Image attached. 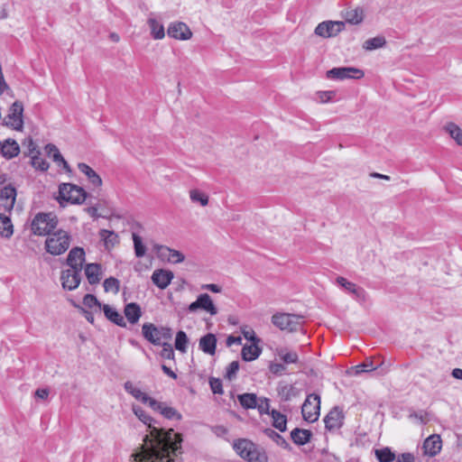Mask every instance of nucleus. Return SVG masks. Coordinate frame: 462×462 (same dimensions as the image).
Listing matches in <instances>:
<instances>
[{"label": "nucleus", "instance_id": "bf43d9fd", "mask_svg": "<svg viewBox=\"0 0 462 462\" xmlns=\"http://www.w3.org/2000/svg\"><path fill=\"white\" fill-rule=\"evenodd\" d=\"M269 370L274 374L281 375L285 372L286 366L284 364L272 363L269 365Z\"/></svg>", "mask_w": 462, "mask_h": 462}, {"label": "nucleus", "instance_id": "473e14b6", "mask_svg": "<svg viewBox=\"0 0 462 462\" xmlns=\"http://www.w3.org/2000/svg\"><path fill=\"white\" fill-rule=\"evenodd\" d=\"M279 397L284 401H290L292 397L298 395V390L291 384H279L277 387Z\"/></svg>", "mask_w": 462, "mask_h": 462}, {"label": "nucleus", "instance_id": "09e8293b", "mask_svg": "<svg viewBox=\"0 0 462 462\" xmlns=\"http://www.w3.org/2000/svg\"><path fill=\"white\" fill-rule=\"evenodd\" d=\"M133 241L135 255L137 257H143L145 254L146 248L143 244L142 237L137 234L133 233Z\"/></svg>", "mask_w": 462, "mask_h": 462}, {"label": "nucleus", "instance_id": "0e129e2a", "mask_svg": "<svg viewBox=\"0 0 462 462\" xmlns=\"http://www.w3.org/2000/svg\"><path fill=\"white\" fill-rule=\"evenodd\" d=\"M201 288L203 290L210 291L214 293H219L222 291L221 287L215 283L203 284Z\"/></svg>", "mask_w": 462, "mask_h": 462}, {"label": "nucleus", "instance_id": "5701e85b", "mask_svg": "<svg viewBox=\"0 0 462 462\" xmlns=\"http://www.w3.org/2000/svg\"><path fill=\"white\" fill-rule=\"evenodd\" d=\"M254 444L255 443L247 439H239L234 441L233 448L240 457L245 459L248 457V454L254 448Z\"/></svg>", "mask_w": 462, "mask_h": 462}, {"label": "nucleus", "instance_id": "2eb2a0df", "mask_svg": "<svg viewBox=\"0 0 462 462\" xmlns=\"http://www.w3.org/2000/svg\"><path fill=\"white\" fill-rule=\"evenodd\" d=\"M343 420L344 413L339 407L336 406L326 415L325 427L328 430H337L343 425Z\"/></svg>", "mask_w": 462, "mask_h": 462}, {"label": "nucleus", "instance_id": "864d4df0", "mask_svg": "<svg viewBox=\"0 0 462 462\" xmlns=\"http://www.w3.org/2000/svg\"><path fill=\"white\" fill-rule=\"evenodd\" d=\"M32 164L35 169L46 171L49 168V163L40 157L38 154L32 155Z\"/></svg>", "mask_w": 462, "mask_h": 462}, {"label": "nucleus", "instance_id": "de8ad7c7", "mask_svg": "<svg viewBox=\"0 0 462 462\" xmlns=\"http://www.w3.org/2000/svg\"><path fill=\"white\" fill-rule=\"evenodd\" d=\"M189 338L187 334L182 330L178 331L175 338V348L181 353H186Z\"/></svg>", "mask_w": 462, "mask_h": 462}, {"label": "nucleus", "instance_id": "4d7b16f0", "mask_svg": "<svg viewBox=\"0 0 462 462\" xmlns=\"http://www.w3.org/2000/svg\"><path fill=\"white\" fill-rule=\"evenodd\" d=\"M346 21L352 24H357L362 21V15L357 10H351L346 13Z\"/></svg>", "mask_w": 462, "mask_h": 462}, {"label": "nucleus", "instance_id": "7ed1b4c3", "mask_svg": "<svg viewBox=\"0 0 462 462\" xmlns=\"http://www.w3.org/2000/svg\"><path fill=\"white\" fill-rule=\"evenodd\" d=\"M70 242V235L63 229H59L46 238L45 250L51 255H60L69 249Z\"/></svg>", "mask_w": 462, "mask_h": 462}, {"label": "nucleus", "instance_id": "4468645a", "mask_svg": "<svg viewBox=\"0 0 462 462\" xmlns=\"http://www.w3.org/2000/svg\"><path fill=\"white\" fill-rule=\"evenodd\" d=\"M16 195V189L11 183L0 188V200L5 210L11 211L13 209Z\"/></svg>", "mask_w": 462, "mask_h": 462}, {"label": "nucleus", "instance_id": "338daca9", "mask_svg": "<svg viewBox=\"0 0 462 462\" xmlns=\"http://www.w3.org/2000/svg\"><path fill=\"white\" fill-rule=\"evenodd\" d=\"M234 344L241 345L242 344V338L240 337L229 336L226 338V345L228 346H230L234 345Z\"/></svg>", "mask_w": 462, "mask_h": 462}, {"label": "nucleus", "instance_id": "20e7f679", "mask_svg": "<svg viewBox=\"0 0 462 462\" xmlns=\"http://www.w3.org/2000/svg\"><path fill=\"white\" fill-rule=\"evenodd\" d=\"M142 335L149 343L159 346L163 340L169 341L172 337V330L168 327H157L152 323H144L142 326Z\"/></svg>", "mask_w": 462, "mask_h": 462}, {"label": "nucleus", "instance_id": "412c9836", "mask_svg": "<svg viewBox=\"0 0 462 462\" xmlns=\"http://www.w3.org/2000/svg\"><path fill=\"white\" fill-rule=\"evenodd\" d=\"M124 314H125V317L126 318L127 321L130 324L134 325L139 321V319L142 316V310H141V307L137 303L131 302V303H127L125 306Z\"/></svg>", "mask_w": 462, "mask_h": 462}, {"label": "nucleus", "instance_id": "6e6d98bb", "mask_svg": "<svg viewBox=\"0 0 462 462\" xmlns=\"http://www.w3.org/2000/svg\"><path fill=\"white\" fill-rule=\"evenodd\" d=\"M209 385L213 393L223 394V384L220 379L215 377L209 378Z\"/></svg>", "mask_w": 462, "mask_h": 462}, {"label": "nucleus", "instance_id": "393cba45", "mask_svg": "<svg viewBox=\"0 0 462 462\" xmlns=\"http://www.w3.org/2000/svg\"><path fill=\"white\" fill-rule=\"evenodd\" d=\"M103 310L106 318L110 320L111 322L115 323L116 325L125 328L126 322L124 319V317L114 308L111 306L105 304L103 306Z\"/></svg>", "mask_w": 462, "mask_h": 462}, {"label": "nucleus", "instance_id": "aec40b11", "mask_svg": "<svg viewBox=\"0 0 462 462\" xmlns=\"http://www.w3.org/2000/svg\"><path fill=\"white\" fill-rule=\"evenodd\" d=\"M442 441L439 435H431L423 443L424 454L430 457L436 456L441 449Z\"/></svg>", "mask_w": 462, "mask_h": 462}, {"label": "nucleus", "instance_id": "cd10ccee", "mask_svg": "<svg viewBox=\"0 0 462 462\" xmlns=\"http://www.w3.org/2000/svg\"><path fill=\"white\" fill-rule=\"evenodd\" d=\"M312 436V433L309 430H303L296 428L291 432V438L292 441L299 446L307 444Z\"/></svg>", "mask_w": 462, "mask_h": 462}, {"label": "nucleus", "instance_id": "052dcab7", "mask_svg": "<svg viewBox=\"0 0 462 462\" xmlns=\"http://www.w3.org/2000/svg\"><path fill=\"white\" fill-rule=\"evenodd\" d=\"M242 333H243L244 337L247 340L253 342V344L260 342V339L255 336V333L253 329H247V330L244 329V330H242Z\"/></svg>", "mask_w": 462, "mask_h": 462}, {"label": "nucleus", "instance_id": "680f3d73", "mask_svg": "<svg viewBox=\"0 0 462 462\" xmlns=\"http://www.w3.org/2000/svg\"><path fill=\"white\" fill-rule=\"evenodd\" d=\"M415 461V457L413 454L411 453H402L401 455H399L396 459H395V462H414Z\"/></svg>", "mask_w": 462, "mask_h": 462}, {"label": "nucleus", "instance_id": "4be33fe9", "mask_svg": "<svg viewBox=\"0 0 462 462\" xmlns=\"http://www.w3.org/2000/svg\"><path fill=\"white\" fill-rule=\"evenodd\" d=\"M199 348L206 354L215 355L217 347V337L214 334L208 333L199 339Z\"/></svg>", "mask_w": 462, "mask_h": 462}, {"label": "nucleus", "instance_id": "423d86ee", "mask_svg": "<svg viewBox=\"0 0 462 462\" xmlns=\"http://www.w3.org/2000/svg\"><path fill=\"white\" fill-rule=\"evenodd\" d=\"M303 317L289 313H276L272 317L273 324L281 330L297 331L302 324Z\"/></svg>", "mask_w": 462, "mask_h": 462}, {"label": "nucleus", "instance_id": "a18cd8bd", "mask_svg": "<svg viewBox=\"0 0 462 462\" xmlns=\"http://www.w3.org/2000/svg\"><path fill=\"white\" fill-rule=\"evenodd\" d=\"M445 129L458 145H462V129L458 125L455 123H448Z\"/></svg>", "mask_w": 462, "mask_h": 462}, {"label": "nucleus", "instance_id": "603ef678", "mask_svg": "<svg viewBox=\"0 0 462 462\" xmlns=\"http://www.w3.org/2000/svg\"><path fill=\"white\" fill-rule=\"evenodd\" d=\"M239 370V362L238 361H233L231 362L228 366L226 367L225 377L232 381L236 377V374Z\"/></svg>", "mask_w": 462, "mask_h": 462}, {"label": "nucleus", "instance_id": "13d9d810", "mask_svg": "<svg viewBox=\"0 0 462 462\" xmlns=\"http://www.w3.org/2000/svg\"><path fill=\"white\" fill-rule=\"evenodd\" d=\"M256 408L258 409L259 412L260 413H269V408H270V404H269V399L267 398H260L257 402V406Z\"/></svg>", "mask_w": 462, "mask_h": 462}, {"label": "nucleus", "instance_id": "f8f14e48", "mask_svg": "<svg viewBox=\"0 0 462 462\" xmlns=\"http://www.w3.org/2000/svg\"><path fill=\"white\" fill-rule=\"evenodd\" d=\"M81 273L74 270H63L60 274L61 285L64 290L73 291L77 289L81 281Z\"/></svg>", "mask_w": 462, "mask_h": 462}, {"label": "nucleus", "instance_id": "69168bd1", "mask_svg": "<svg viewBox=\"0 0 462 462\" xmlns=\"http://www.w3.org/2000/svg\"><path fill=\"white\" fill-rule=\"evenodd\" d=\"M48 395H49V390L46 388H41V389H37L35 391V396L37 398L45 400L48 398Z\"/></svg>", "mask_w": 462, "mask_h": 462}, {"label": "nucleus", "instance_id": "9b49d317", "mask_svg": "<svg viewBox=\"0 0 462 462\" xmlns=\"http://www.w3.org/2000/svg\"><path fill=\"white\" fill-rule=\"evenodd\" d=\"M23 106L22 102L15 101L10 109V114L7 116L6 125L11 126L14 130H21L23 128Z\"/></svg>", "mask_w": 462, "mask_h": 462}, {"label": "nucleus", "instance_id": "c03bdc74", "mask_svg": "<svg viewBox=\"0 0 462 462\" xmlns=\"http://www.w3.org/2000/svg\"><path fill=\"white\" fill-rule=\"evenodd\" d=\"M377 368L378 365H374L371 359H366L364 363L352 367V371L355 375H358L362 373L376 370Z\"/></svg>", "mask_w": 462, "mask_h": 462}, {"label": "nucleus", "instance_id": "f03ea898", "mask_svg": "<svg viewBox=\"0 0 462 462\" xmlns=\"http://www.w3.org/2000/svg\"><path fill=\"white\" fill-rule=\"evenodd\" d=\"M59 223L57 216L52 212H39L31 222V231L39 236H50Z\"/></svg>", "mask_w": 462, "mask_h": 462}, {"label": "nucleus", "instance_id": "8fccbe9b", "mask_svg": "<svg viewBox=\"0 0 462 462\" xmlns=\"http://www.w3.org/2000/svg\"><path fill=\"white\" fill-rule=\"evenodd\" d=\"M103 286L106 291H113L114 293H117L120 289V282L116 278L109 277L104 281Z\"/></svg>", "mask_w": 462, "mask_h": 462}, {"label": "nucleus", "instance_id": "58836bf2", "mask_svg": "<svg viewBox=\"0 0 462 462\" xmlns=\"http://www.w3.org/2000/svg\"><path fill=\"white\" fill-rule=\"evenodd\" d=\"M374 455L379 462H394L396 459L394 452L388 447L375 449Z\"/></svg>", "mask_w": 462, "mask_h": 462}, {"label": "nucleus", "instance_id": "2f4dec72", "mask_svg": "<svg viewBox=\"0 0 462 462\" xmlns=\"http://www.w3.org/2000/svg\"><path fill=\"white\" fill-rule=\"evenodd\" d=\"M245 460L248 462H268V457L263 448L254 444V448L248 454V457H246Z\"/></svg>", "mask_w": 462, "mask_h": 462}, {"label": "nucleus", "instance_id": "b1692460", "mask_svg": "<svg viewBox=\"0 0 462 462\" xmlns=\"http://www.w3.org/2000/svg\"><path fill=\"white\" fill-rule=\"evenodd\" d=\"M125 390L130 393L134 398L142 402L143 403H147L151 407V401H154L152 397L148 396L145 393L142 392L139 388H136L131 382L127 381L125 383Z\"/></svg>", "mask_w": 462, "mask_h": 462}, {"label": "nucleus", "instance_id": "f704fd0d", "mask_svg": "<svg viewBox=\"0 0 462 462\" xmlns=\"http://www.w3.org/2000/svg\"><path fill=\"white\" fill-rule=\"evenodd\" d=\"M273 419V426L280 430L281 432H284L287 430V418L284 414H282L280 411L276 410H273L270 412Z\"/></svg>", "mask_w": 462, "mask_h": 462}, {"label": "nucleus", "instance_id": "0eeeda50", "mask_svg": "<svg viewBox=\"0 0 462 462\" xmlns=\"http://www.w3.org/2000/svg\"><path fill=\"white\" fill-rule=\"evenodd\" d=\"M320 411V396L316 393L309 394L302 404L301 414L308 422L318 420Z\"/></svg>", "mask_w": 462, "mask_h": 462}, {"label": "nucleus", "instance_id": "a19ab883", "mask_svg": "<svg viewBox=\"0 0 462 462\" xmlns=\"http://www.w3.org/2000/svg\"><path fill=\"white\" fill-rule=\"evenodd\" d=\"M14 233L11 219L0 214V236L9 238Z\"/></svg>", "mask_w": 462, "mask_h": 462}, {"label": "nucleus", "instance_id": "6e6552de", "mask_svg": "<svg viewBox=\"0 0 462 462\" xmlns=\"http://www.w3.org/2000/svg\"><path fill=\"white\" fill-rule=\"evenodd\" d=\"M199 309L209 313L211 316L217 314V308L208 293L199 294L197 300L188 307L189 312H196Z\"/></svg>", "mask_w": 462, "mask_h": 462}, {"label": "nucleus", "instance_id": "dca6fc26", "mask_svg": "<svg viewBox=\"0 0 462 462\" xmlns=\"http://www.w3.org/2000/svg\"><path fill=\"white\" fill-rule=\"evenodd\" d=\"M168 35L177 40L186 41L191 38L192 32L186 23L179 22L170 24Z\"/></svg>", "mask_w": 462, "mask_h": 462}, {"label": "nucleus", "instance_id": "49530a36", "mask_svg": "<svg viewBox=\"0 0 462 462\" xmlns=\"http://www.w3.org/2000/svg\"><path fill=\"white\" fill-rule=\"evenodd\" d=\"M385 43H386V41H385L384 37L378 36V37H374V38H370V39L366 40L364 42L363 47L366 51H373V50H375L378 48H382L383 46L385 45Z\"/></svg>", "mask_w": 462, "mask_h": 462}, {"label": "nucleus", "instance_id": "c756f323", "mask_svg": "<svg viewBox=\"0 0 462 462\" xmlns=\"http://www.w3.org/2000/svg\"><path fill=\"white\" fill-rule=\"evenodd\" d=\"M45 151L49 157L52 158L55 162H57L60 166L62 165V167L67 170L70 171L69 165L68 162L64 160L62 155L60 154L59 149L56 147V145L52 143H49L45 146Z\"/></svg>", "mask_w": 462, "mask_h": 462}, {"label": "nucleus", "instance_id": "5fc2aeb1", "mask_svg": "<svg viewBox=\"0 0 462 462\" xmlns=\"http://www.w3.org/2000/svg\"><path fill=\"white\" fill-rule=\"evenodd\" d=\"M83 304L89 309L94 307H97L98 310L101 309V303L98 301L97 297L92 294H86L84 296Z\"/></svg>", "mask_w": 462, "mask_h": 462}, {"label": "nucleus", "instance_id": "a211bd4d", "mask_svg": "<svg viewBox=\"0 0 462 462\" xmlns=\"http://www.w3.org/2000/svg\"><path fill=\"white\" fill-rule=\"evenodd\" d=\"M337 283L342 287L345 291L351 293L357 300H364L365 297V291L363 288L356 284L347 281L346 278L338 276L337 278Z\"/></svg>", "mask_w": 462, "mask_h": 462}, {"label": "nucleus", "instance_id": "c85d7f7f", "mask_svg": "<svg viewBox=\"0 0 462 462\" xmlns=\"http://www.w3.org/2000/svg\"><path fill=\"white\" fill-rule=\"evenodd\" d=\"M78 168L88 177V180L92 183L93 186L100 187L102 185V180L100 176L88 164L80 162L78 164Z\"/></svg>", "mask_w": 462, "mask_h": 462}, {"label": "nucleus", "instance_id": "c9c22d12", "mask_svg": "<svg viewBox=\"0 0 462 462\" xmlns=\"http://www.w3.org/2000/svg\"><path fill=\"white\" fill-rule=\"evenodd\" d=\"M263 433L266 437L271 439L278 446L283 448L284 449L291 450V448L290 444L286 441V439L282 435L277 433L275 430L268 428V429L263 430Z\"/></svg>", "mask_w": 462, "mask_h": 462}, {"label": "nucleus", "instance_id": "f257e3e1", "mask_svg": "<svg viewBox=\"0 0 462 462\" xmlns=\"http://www.w3.org/2000/svg\"><path fill=\"white\" fill-rule=\"evenodd\" d=\"M132 410L150 431L143 437L139 451L132 455L134 462H175L171 457L182 453L181 434L155 426L156 420L138 405H133Z\"/></svg>", "mask_w": 462, "mask_h": 462}, {"label": "nucleus", "instance_id": "ddd939ff", "mask_svg": "<svg viewBox=\"0 0 462 462\" xmlns=\"http://www.w3.org/2000/svg\"><path fill=\"white\" fill-rule=\"evenodd\" d=\"M85 262V251L82 247L72 248L67 257V264L70 267V270L77 272L82 271L83 263Z\"/></svg>", "mask_w": 462, "mask_h": 462}, {"label": "nucleus", "instance_id": "bb28decb", "mask_svg": "<svg viewBox=\"0 0 462 462\" xmlns=\"http://www.w3.org/2000/svg\"><path fill=\"white\" fill-rule=\"evenodd\" d=\"M85 274L90 284H97L101 279V265L99 263H88L85 266Z\"/></svg>", "mask_w": 462, "mask_h": 462}, {"label": "nucleus", "instance_id": "e2e57ef3", "mask_svg": "<svg viewBox=\"0 0 462 462\" xmlns=\"http://www.w3.org/2000/svg\"><path fill=\"white\" fill-rule=\"evenodd\" d=\"M334 96H335L334 91H323V92L319 93L320 101L323 103L329 101Z\"/></svg>", "mask_w": 462, "mask_h": 462}, {"label": "nucleus", "instance_id": "72a5a7b5", "mask_svg": "<svg viewBox=\"0 0 462 462\" xmlns=\"http://www.w3.org/2000/svg\"><path fill=\"white\" fill-rule=\"evenodd\" d=\"M148 24L151 30V35L155 40H161L165 36L163 25L158 22L155 18L150 17L148 19Z\"/></svg>", "mask_w": 462, "mask_h": 462}, {"label": "nucleus", "instance_id": "39448f33", "mask_svg": "<svg viewBox=\"0 0 462 462\" xmlns=\"http://www.w3.org/2000/svg\"><path fill=\"white\" fill-rule=\"evenodd\" d=\"M59 199L71 204H81L87 199V192L75 184L62 183L59 187Z\"/></svg>", "mask_w": 462, "mask_h": 462}, {"label": "nucleus", "instance_id": "9d476101", "mask_svg": "<svg viewBox=\"0 0 462 462\" xmlns=\"http://www.w3.org/2000/svg\"><path fill=\"white\" fill-rule=\"evenodd\" d=\"M344 28V22L327 21L319 23L315 29V33L324 38L334 37L343 31Z\"/></svg>", "mask_w": 462, "mask_h": 462}, {"label": "nucleus", "instance_id": "e433bc0d", "mask_svg": "<svg viewBox=\"0 0 462 462\" xmlns=\"http://www.w3.org/2000/svg\"><path fill=\"white\" fill-rule=\"evenodd\" d=\"M277 355L286 365L296 364L299 361V356L295 351H289L285 347L277 349Z\"/></svg>", "mask_w": 462, "mask_h": 462}, {"label": "nucleus", "instance_id": "ea45409f", "mask_svg": "<svg viewBox=\"0 0 462 462\" xmlns=\"http://www.w3.org/2000/svg\"><path fill=\"white\" fill-rule=\"evenodd\" d=\"M99 236L104 241L106 248L113 247L116 244L118 243V236L114 231L101 229L99 231Z\"/></svg>", "mask_w": 462, "mask_h": 462}, {"label": "nucleus", "instance_id": "7c9ffc66", "mask_svg": "<svg viewBox=\"0 0 462 462\" xmlns=\"http://www.w3.org/2000/svg\"><path fill=\"white\" fill-rule=\"evenodd\" d=\"M261 347H259L257 343H255L244 346L241 351V356L245 361H253L256 359L261 355Z\"/></svg>", "mask_w": 462, "mask_h": 462}, {"label": "nucleus", "instance_id": "4c0bfd02", "mask_svg": "<svg viewBox=\"0 0 462 462\" xmlns=\"http://www.w3.org/2000/svg\"><path fill=\"white\" fill-rule=\"evenodd\" d=\"M238 401L244 409H254L257 406L258 398L254 393H243L238 395Z\"/></svg>", "mask_w": 462, "mask_h": 462}, {"label": "nucleus", "instance_id": "1a4fd4ad", "mask_svg": "<svg viewBox=\"0 0 462 462\" xmlns=\"http://www.w3.org/2000/svg\"><path fill=\"white\" fill-rule=\"evenodd\" d=\"M364 71L353 67L333 68L327 72V77L332 79H361Z\"/></svg>", "mask_w": 462, "mask_h": 462}, {"label": "nucleus", "instance_id": "f3484780", "mask_svg": "<svg viewBox=\"0 0 462 462\" xmlns=\"http://www.w3.org/2000/svg\"><path fill=\"white\" fill-rule=\"evenodd\" d=\"M151 408L153 411L160 412L166 419L171 420L175 418L178 420H180L182 419L181 414L178 412L176 409L169 407L165 403L160 402L156 400L151 401Z\"/></svg>", "mask_w": 462, "mask_h": 462}, {"label": "nucleus", "instance_id": "37998d69", "mask_svg": "<svg viewBox=\"0 0 462 462\" xmlns=\"http://www.w3.org/2000/svg\"><path fill=\"white\" fill-rule=\"evenodd\" d=\"M189 199L193 203H199L202 207L208 204V196L198 189L189 190Z\"/></svg>", "mask_w": 462, "mask_h": 462}, {"label": "nucleus", "instance_id": "6ab92c4d", "mask_svg": "<svg viewBox=\"0 0 462 462\" xmlns=\"http://www.w3.org/2000/svg\"><path fill=\"white\" fill-rule=\"evenodd\" d=\"M173 279V273L167 270H155L152 275V282L160 289H165Z\"/></svg>", "mask_w": 462, "mask_h": 462}, {"label": "nucleus", "instance_id": "a878e982", "mask_svg": "<svg viewBox=\"0 0 462 462\" xmlns=\"http://www.w3.org/2000/svg\"><path fill=\"white\" fill-rule=\"evenodd\" d=\"M0 144L2 155L6 159L17 156L20 152L19 145L14 140L7 139Z\"/></svg>", "mask_w": 462, "mask_h": 462}, {"label": "nucleus", "instance_id": "79ce46f5", "mask_svg": "<svg viewBox=\"0 0 462 462\" xmlns=\"http://www.w3.org/2000/svg\"><path fill=\"white\" fill-rule=\"evenodd\" d=\"M161 248L162 250V254L166 255L164 252H167L168 260L172 263H181L185 259L184 254L180 251L171 249L167 246H162Z\"/></svg>", "mask_w": 462, "mask_h": 462}, {"label": "nucleus", "instance_id": "774afa93", "mask_svg": "<svg viewBox=\"0 0 462 462\" xmlns=\"http://www.w3.org/2000/svg\"><path fill=\"white\" fill-rule=\"evenodd\" d=\"M162 370L163 371V373L165 374H167L168 376L171 377L172 379H176L177 378V374L170 367H168L167 365H162Z\"/></svg>", "mask_w": 462, "mask_h": 462}, {"label": "nucleus", "instance_id": "3c124183", "mask_svg": "<svg viewBox=\"0 0 462 462\" xmlns=\"http://www.w3.org/2000/svg\"><path fill=\"white\" fill-rule=\"evenodd\" d=\"M160 346H162V349L160 353L161 356L163 359L174 360L175 354L172 346L166 340L162 342Z\"/></svg>", "mask_w": 462, "mask_h": 462}]
</instances>
